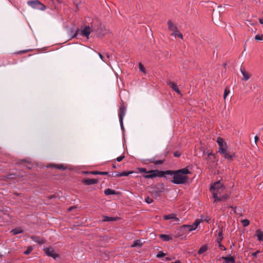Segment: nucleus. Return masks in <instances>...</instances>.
I'll list each match as a JSON object with an SVG mask.
<instances>
[{
  "instance_id": "1",
  "label": "nucleus",
  "mask_w": 263,
  "mask_h": 263,
  "mask_svg": "<svg viewBox=\"0 0 263 263\" xmlns=\"http://www.w3.org/2000/svg\"><path fill=\"white\" fill-rule=\"evenodd\" d=\"M164 173L165 175L173 176V180L171 181L176 184H185L189 180V177L186 175L191 174L187 167L177 171L167 170L164 171Z\"/></svg>"
},
{
  "instance_id": "2",
  "label": "nucleus",
  "mask_w": 263,
  "mask_h": 263,
  "mask_svg": "<svg viewBox=\"0 0 263 263\" xmlns=\"http://www.w3.org/2000/svg\"><path fill=\"white\" fill-rule=\"evenodd\" d=\"M225 189L223 186L222 183L220 181H218L214 183L210 187L211 191L212 192L213 197L214 198V202H216L217 201H222L226 200L228 195L227 194L222 195V196L219 197V191H224Z\"/></svg>"
},
{
  "instance_id": "3",
  "label": "nucleus",
  "mask_w": 263,
  "mask_h": 263,
  "mask_svg": "<svg viewBox=\"0 0 263 263\" xmlns=\"http://www.w3.org/2000/svg\"><path fill=\"white\" fill-rule=\"evenodd\" d=\"M216 142L219 146V152L223 155L225 159L229 160H232L233 158L235 156V154L233 153L231 154L228 151H227V143L224 142L223 138L218 137Z\"/></svg>"
},
{
  "instance_id": "4",
  "label": "nucleus",
  "mask_w": 263,
  "mask_h": 263,
  "mask_svg": "<svg viewBox=\"0 0 263 263\" xmlns=\"http://www.w3.org/2000/svg\"><path fill=\"white\" fill-rule=\"evenodd\" d=\"M92 31L96 32V34L99 37H102L108 32V29L104 26L100 25L99 26H92Z\"/></svg>"
},
{
  "instance_id": "5",
  "label": "nucleus",
  "mask_w": 263,
  "mask_h": 263,
  "mask_svg": "<svg viewBox=\"0 0 263 263\" xmlns=\"http://www.w3.org/2000/svg\"><path fill=\"white\" fill-rule=\"evenodd\" d=\"M165 176L164 171L159 170H151L147 172V174L143 175V177L146 179H152L156 177H162Z\"/></svg>"
},
{
  "instance_id": "6",
  "label": "nucleus",
  "mask_w": 263,
  "mask_h": 263,
  "mask_svg": "<svg viewBox=\"0 0 263 263\" xmlns=\"http://www.w3.org/2000/svg\"><path fill=\"white\" fill-rule=\"evenodd\" d=\"M126 112V107L123 104H121L120 106L119 111H118V116L119 118L120 126L122 129H123V120L124 117L125 116Z\"/></svg>"
},
{
  "instance_id": "7",
  "label": "nucleus",
  "mask_w": 263,
  "mask_h": 263,
  "mask_svg": "<svg viewBox=\"0 0 263 263\" xmlns=\"http://www.w3.org/2000/svg\"><path fill=\"white\" fill-rule=\"evenodd\" d=\"M27 4L34 9L41 10H44L46 9L45 6L37 0L28 1Z\"/></svg>"
},
{
  "instance_id": "8",
  "label": "nucleus",
  "mask_w": 263,
  "mask_h": 263,
  "mask_svg": "<svg viewBox=\"0 0 263 263\" xmlns=\"http://www.w3.org/2000/svg\"><path fill=\"white\" fill-rule=\"evenodd\" d=\"M44 251L47 255L51 256L54 259H55L58 256L52 248H46L44 249Z\"/></svg>"
},
{
  "instance_id": "9",
  "label": "nucleus",
  "mask_w": 263,
  "mask_h": 263,
  "mask_svg": "<svg viewBox=\"0 0 263 263\" xmlns=\"http://www.w3.org/2000/svg\"><path fill=\"white\" fill-rule=\"evenodd\" d=\"M92 31V26L90 27L89 26H85L83 29L81 30V34L85 37L87 39H89V35Z\"/></svg>"
},
{
  "instance_id": "10",
  "label": "nucleus",
  "mask_w": 263,
  "mask_h": 263,
  "mask_svg": "<svg viewBox=\"0 0 263 263\" xmlns=\"http://www.w3.org/2000/svg\"><path fill=\"white\" fill-rule=\"evenodd\" d=\"M82 183L87 185L97 184L99 181L97 179H84L82 181Z\"/></svg>"
},
{
  "instance_id": "11",
  "label": "nucleus",
  "mask_w": 263,
  "mask_h": 263,
  "mask_svg": "<svg viewBox=\"0 0 263 263\" xmlns=\"http://www.w3.org/2000/svg\"><path fill=\"white\" fill-rule=\"evenodd\" d=\"M30 238L34 242L37 243L39 245L44 244L45 242V240L42 238L36 236L32 235L30 236Z\"/></svg>"
},
{
  "instance_id": "12",
  "label": "nucleus",
  "mask_w": 263,
  "mask_h": 263,
  "mask_svg": "<svg viewBox=\"0 0 263 263\" xmlns=\"http://www.w3.org/2000/svg\"><path fill=\"white\" fill-rule=\"evenodd\" d=\"M167 84L172 89L176 91L178 94L181 95V92L179 89L178 88L176 83L169 81L167 82Z\"/></svg>"
},
{
  "instance_id": "13",
  "label": "nucleus",
  "mask_w": 263,
  "mask_h": 263,
  "mask_svg": "<svg viewBox=\"0 0 263 263\" xmlns=\"http://www.w3.org/2000/svg\"><path fill=\"white\" fill-rule=\"evenodd\" d=\"M221 258L224 260L225 263H235V257L233 256H222Z\"/></svg>"
},
{
  "instance_id": "14",
  "label": "nucleus",
  "mask_w": 263,
  "mask_h": 263,
  "mask_svg": "<svg viewBox=\"0 0 263 263\" xmlns=\"http://www.w3.org/2000/svg\"><path fill=\"white\" fill-rule=\"evenodd\" d=\"M240 71L243 76V79L244 80L247 81L250 78L251 74L249 72H247L244 68H241Z\"/></svg>"
},
{
  "instance_id": "15",
  "label": "nucleus",
  "mask_w": 263,
  "mask_h": 263,
  "mask_svg": "<svg viewBox=\"0 0 263 263\" xmlns=\"http://www.w3.org/2000/svg\"><path fill=\"white\" fill-rule=\"evenodd\" d=\"M167 25L168 29L169 30L174 32L175 30H178L177 27L175 25H174L171 21H168Z\"/></svg>"
},
{
  "instance_id": "16",
  "label": "nucleus",
  "mask_w": 263,
  "mask_h": 263,
  "mask_svg": "<svg viewBox=\"0 0 263 263\" xmlns=\"http://www.w3.org/2000/svg\"><path fill=\"white\" fill-rule=\"evenodd\" d=\"M23 232V229L21 227H17L11 230L10 233H12L13 235L21 234Z\"/></svg>"
},
{
  "instance_id": "17",
  "label": "nucleus",
  "mask_w": 263,
  "mask_h": 263,
  "mask_svg": "<svg viewBox=\"0 0 263 263\" xmlns=\"http://www.w3.org/2000/svg\"><path fill=\"white\" fill-rule=\"evenodd\" d=\"M256 236L259 241H263V232L260 230L257 229L256 230Z\"/></svg>"
},
{
  "instance_id": "18",
  "label": "nucleus",
  "mask_w": 263,
  "mask_h": 263,
  "mask_svg": "<svg viewBox=\"0 0 263 263\" xmlns=\"http://www.w3.org/2000/svg\"><path fill=\"white\" fill-rule=\"evenodd\" d=\"M159 237L164 241H168L172 239V237L168 235L160 234Z\"/></svg>"
},
{
  "instance_id": "19",
  "label": "nucleus",
  "mask_w": 263,
  "mask_h": 263,
  "mask_svg": "<svg viewBox=\"0 0 263 263\" xmlns=\"http://www.w3.org/2000/svg\"><path fill=\"white\" fill-rule=\"evenodd\" d=\"M50 167H54L58 168L59 170H65L66 169V167L63 164H51L49 166Z\"/></svg>"
},
{
  "instance_id": "20",
  "label": "nucleus",
  "mask_w": 263,
  "mask_h": 263,
  "mask_svg": "<svg viewBox=\"0 0 263 263\" xmlns=\"http://www.w3.org/2000/svg\"><path fill=\"white\" fill-rule=\"evenodd\" d=\"M174 219L176 220H178V219L177 218H176V214H170L168 215H165L164 216V219H165V220H168V219Z\"/></svg>"
},
{
  "instance_id": "21",
  "label": "nucleus",
  "mask_w": 263,
  "mask_h": 263,
  "mask_svg": "<svg viewBox=\"0 0 263 263\" xmlns=\"http://www.w3.org/2000/svg\"><path fill=\"white\" fill-rule=\"evenodd\" d=\"M118 218L117 217H108L107 216H103V221H115L117 220Z\"/></svg>"
},
{
  "instance_id": "22",
  "label": "nucleus",
  "mask_w": 263,
  "mask_h": 263,
  "mask_svg": "<svg viewBox=\"0 0 263 263\" xmlns=\"http://www.w3.org/2000/svg\"><path fill=\"white\" fill-rule=\"evenodd\" d=\"M182 228L187 231H188L189 232H191L192 231H194V230H195V229H193V228H194L193 226V224H191V225H183L182 226Z\"/></svg>"
},
{
  "instance_id": "23",
  "label": "nucleus",
  "mask_w": 263,
  "mask_h": 263,
  "mask_svg": "<svg viewBox=\"0 0 263 263\" xmlns=\"http://www.w3.org/2000/svg\"><path fill=\"white\" fill-rule=\"evenodd\" d=\"M208 250V246L206 245H202L198 251L199 254H201Z\"/></svg>"
},
{
  "instance_id": "24",
  "label": "nucleus",
  "mask_w": 263,
  "mask_h": 263,
  "mask_svg": "<svg viewBox=\"0 0 263 263\" xmlns=\"http://www.w3.org/2000/svg\"><path fill=\"white\" fill-rule=\"evenodd\" d=\"M104 194L106 195H115V194H116V192L114 190H111L110 189H107L105 190Z\"/></svg>"
},
{
  "instance_id": "25",
  "label": "nucleus",
  "mask_w": 263,
  "mask_h": 263,
  "mask_svg": "<svg viewBox=\"0 0 263 263\" xmlns=\"http://www.w3.org/2000/svg\"><path fill=\"white\" fill-rule=\"evenodd\" d=\"M171 35L174 36L175 37L178 36L181 38V39H183V35L181 33H180L178 30H175L174 32L171 34Z\"/></svg>"
},
{
  "instance_id": "26",
  "label": "nucleus",
  "mask_w": 263,
  "mask_h": 263,
  "mask_svg": "<svg viewBox=\"0 0 263 263\" xmlns=\"http://www.w3.org/2000/svg\"><path fill=\"white\" fill-rule=\"evenodd\" d=\"M142 243L140 241V240H135L133 244L131 245L132 247H142Z\"/></svg>"
},
{
  "instance_id": "27",
  "label": "nucleus",
  "mask_w": 263,
  "mask_h": 263,
  "mask_svg": "<svg viewBox=\"0 0 263 263\" xmlns=\"http://www.w3.org/2000/svg\"><path fill=\"white\" fill-rule=\"evenodd\" d=\"M150 162L154 163L155 165L161 164L163 163L164 160H155L154 158L149 160Z\"/></svg>"
},
{
  "instance_id": "28",
  "label": "nucleus",
  "mask_w": 263,
  "mask_h": 263,
  "mask_svg": "<svg viewBox=\"0 0 263 263\" xmlns=\"http://www.w3.org/2000/svg\"><path fill=\"white\" fill-rule=\"evenodd\" d=\"M200 217H201L200 219L201 220L202 222L206 221L208 223H209L210 220H211V218L209 216L201 215Z\"/></svg>"
},
{
  "instance_id": "29",
  "label": "nucleus",
  "mask_w": 263,
  "mask_h": 263,
  "mask_svg": "<svg viewBox=\"0 0 263 263\" xmlns=\"http://www.w3.org/2000/svg\"><path fill=\"white\" fill-rule=\"evenodd\" d=\"M201 220L200 219H196L195 221L193 223V226L194 227L193 229H196L198 227V225L201 222Z\"/></svg>"
},
{
  "instance_id": "30",
  "label": "nucleus",
  "mask_w": 263,
  "mask_h": 263,
  "mask_svg": "<svg viewBox=\"0 0 263 263\" xmlns=\"http://www.w3.org/2000/svg\"><path fill=\"white\" fill-rule=\"evenodd\" d=\"M241 223L244 227H246L250 224V221L248 219H243L241 220Z\"/></svg>"
},
{
  "instance_id": "31",
  "label": "nucleus",
  "mask_w": 263,
  "mask_h": 263,
  "mask_svg": "<svg viewBox=\"0 0 263 263\" xmlns=\"http://www.w3.org/2000/svg\"><path fill=\"white\" fill-rule=\"evenodd\" d=\"M33 250L32 246H29L27 248V250L24 252L25 255H29Z\"/></svg>"
},
{
  "instance_id": "32",
  "label": "nucleus",
  "mask_w": 263,
  "mask_h": 263,
  "mask_svg": "<svg viewBox=\"0 0 263 263\" xmlns=\"http://www.w3.org/2000/svg\"><path fill=\"white\" fill-rule=\"evenodd\" d=\"M255 39L257 41H263V34H257L255 36Z\"/></svg>"
},
{
  "instance_id": "33",
  "label": "nucleus",
  "mask_w": 263,
  "mask_h": 263,
  "mask_svg": "<svg viewBox=\"0 0 263 263\" xmlns=\"http://www.w3.org/2000/svg\"><path fill=\"white\" fill-rule=\"evenodd\" d=\"M133 173V171L130 172H123L121 173V177L122 176H128L129 175Z\"/></svg>"
},
{
  "instance_id": "34",
  "label": "nucleus",
  "mask_w": 263,
  "mask_h": 263,
  "mask_svg": "<svg viewBox=\"0 0 263 263\" xmlns=\"http://www.w3.org/2000/svg\"><path fill=\"white\" fill-rule=\"evenodd\" d=\"M139 68L141 71H142V72H143L144 73H146V71L145 70V68H144L143 65L140 63L139 64Z\"/></svg>"
},
{
  "instance_id": "35",
  "label": "nucleus",
  "mask_w": 263,
  "mask_h": 263,
  "mask_svg": "<svg viewBox=\"0 0 263 263\" xmlns=\"http://www.w3.org/2000/svg\"><path fill=\"white\" fill-rule=\"evenodd\" d=\"M207 155L209 158H213V159L215 158V155L212 153V151H208L206 152Z\"/></svg>"
},
{
  "instance_id": "36",
  "label": "nucleus",
  "mask_w": 263,
  "mask_h": 263,
  "mask_svg": "<svg viewBox=\"0 0 263 263\" xmlns=\"http://www.w3.org/2000/svg\"><path fill=\"white\" fill-rule=\"evenodd\" d=\"M165 256V254L162 251H159L157 254L156 256L158 258L163 257Z\"/></svg>"
},
{
  "instance_id": "37",
  "label": "nucleus",
  "mask_w": 263,
  "mask_h": 263,
  "mask_svg": "<svg viewBox=\"0 0 263 263\" xmlns=\"http://www.w3.org/2000/svg\"><path fill=\"white\" fill-rule=\"evenodd\" d=\"M85 174H91L93 175H100V171H92V172H84Z\"/></svg>"
},
{
  "instance_id": "38",
  "label": "nucleus",
  "mask_w": 263,
  "mask_h": 263,
  "mask_svg": "<svg viewBox=\"0 0 263 263\" xmlns=\"http://www.w3.org/2000/svg\"><path fill=\"white\" fill-rule=\"evenodd\" d=\"M230 93V90L229 89H227V88L224 89V95H223V98L225 99L226 97L228 96V95Z\"/></svg>"
},
{
  "instance_id": "39",
  "label": "nucleus",
  "mask_w": 263,
  "mask_h": 263,
  "mask_svg": "<svg viewBox=\"0 0 263 263\" xmlns=\"http://www.w3.org/2000/svg\"><path fill=\"white\" fill-rule=\"evenodd\" d=\"M145 201L148 203V204H150V203H152L153 202V200L150 197H147L145 199Z\"/></svg>"
},
{
  "instance_id": "40",
  "label": "nucleus",
  "mask_w": 263,
  "mask_h": 263,
  "mask_svg": "<svg viewBox=\"0 0 263 263\" xmlns=\"http://www.w3.org/2000/svg\"><path fill=\"white\" fill-rule=\"evenodd\" d=\"M15 175L13 174H10L6 176L5 177L6 179H13L15 178Z\"/></svg>"
},
{
  "instance_id": "41",
  "label": "nucleus",
  "mask_w": 263,
  "mask_h": 263,
  "mask_svg": "<svg viewBox=\"0 0 263 263\" xmlns=\"http://www.w3.org/2000/svg\"><path fill=\"white\" fill-rule=\"evenodd\" d=\"M218 245V248L221 250H222V251H225L226 250V248L223 246L221 243H219V244H217Z\"/></svg>"
},
{
  "instance_id": "42",
  "label": "nucleus",
  "mask_w": 263,
  "mask_h": 263,
  "mask_svg": "<svg viewBox=\"0 0 263 263\" xmlns=\"http://www.w3.org/2000/svg\"><path fill=\"white\" fill-rule=\"evenodd\" d=\"M125 156L124 155L120 156L116 158V160L118 162L121 161L124 158Z\"/></svg>"
},
{
  "instance_id": "43",
  "label": "nucleus",
  "mask_w": 263,
  "mask_h": 263,
  "mask_svg": "<svg viewBox=\"0 0 263 263\" xmlns=\"http://www.w3.org/2000/svg\"><path fill=\"white\" fill-rule=\"evenodd\" d=\"M139 171L140 172L145 173H146V174H147V172H148V171H146V168H142V167L139 168Z\"/></svg>"
},
{
  "instance_id": "44",
  "label": "nucleus",
  "mask_w": 263,
  "mask_h": 263,
  "mask_svg": "<svg viewBox=\"0 0 263 263\" xmlns=\"http://www.w3.org/2000/svg\"><path fill=\"white\" fill-rule=\"evenodd\" d=\"M222 239H223V237H217V238L216 239V243L217 244L221 243V242Z\"/></svg>"
},
{
  "instance_id": "45",
  "label": "nucleus",
  "mask_w": 263,
  "mask_h": 263,
  "mask_svg": "<svg viewBox=\"0 0 263 263\" xmlns=\"http://www.w3.org/2000/svg\"><path fill=\"white\" fill-rule=\"evenodd\" d=\"M160 193L161 192L160 191H156L154 193V196L155 197H160Z\"/></svg>"
},
{
  "instance_id": "46",
  "label": "nucleus",
  "mask_w": 263,
  "mask_h": 263,
  "mask_svg": "<svg viewBox=\"0 0 263 263\" xmlns=\"http://www.w3.org/2000/svg\"><path fill=\"white\" fill-rule=\"evenodd\" d=\"M260 253V251H256L255 252H253L252 253V256H253V257H257V255L258 253Z\"/></svg>"
},
{
  "instance_id": "47",
  "label": "nucleus",
  "mask_w": 263,
  "mask_h": 263,
  "mask_svg": "<svg viewBox=\"0 0 263 263\" xmlns=\"http://www.w3.org/2000/svg\"><path fill=\"white\" fill-rule=\"evenodd\" d=\"M181 154L178 152H175L174 153V156L176 157H179Z\"/></svg>"
},
{
  "instance_id": "48",
  "label": "nucleus",
  "mask_w": 263,
  "mask_h": 263,
  "mask_svg": "<svg viewBox=\"0 0 263 263\" xmlns=\"http://www.w3.org/2000/svg\"><path fill=\"white\" fill-rule=\"evenodd\" d=\"M98 54H99V57L100 58V59H101L102 61H103L104 62H105L107 63L106 61L105 60H104V57H103V55H102L101 53H98Z\"/></svg>"
},
{
  "instance_id": "49",
  "label": "nucleus",
  "mask_w": 263,
  "mask_h": 263,
  "mask_svg": "<svg viewBox=\"0 0 263 263\" xmlns=\"http://www.w3.org/2000/svg\"><path fill=\"white\" fill-rule=\"evenodd\" d=\"M114 176L116 177H121V173L118 172H116L115 173Z\"/></svg>"
},
{
  "instance_id": "50",
  "label": "nucleus",
  "mask_w": 263,
  "mask_h": 263,
  "mask_svg": "<svg viewBox=\"0 0 263 263\" xmlns=\"http://www.w3.org/2000/svg\"><path fill=\"white\" fill-rule=\"evenodd\" d=\"M108 174V172H100V175H107Z\"/></svg>"
},
{
  "instance_id": "51",
  "label": "nucleus",
  "mask_w": 263,
  "mask_h": 263,
  "mask_svg": "<svg viewBox=\"0 0 263 263\" xmlns=\"http://www.w3.org/2000/svg\"><path fill=\"white\" fill-rule=\"evenodd\" d=\"M222 231H220L218 232V237H223L222 236Z\"/></svg>"
},
{
  "instance_id": "52",
  "label": "nucleus",
  "mask_w": 263,
  "mask_h": 263,
  "mask_svg": "<svg viewBox=\"0 0 263 263\" xmlns=\"http://www.w3.org/2000/svg\"><path fill=\"white\" fill-rule=\"evenodd\" d=\"M224 191H219V195H218V196H219V197H221V196H222V195H221V194L222 193H223L224 192Z\"/></svg>"
},
{
  "instance_id": "53",
  "label": "nucleus",
  "mask_w": 263,
  "mask_h": 263,
  "mask_svg": "<svg viewBox=\"0 0 263 263\" xmlns=\"http://www.w3.org/2000/svg\"><path fill=\"white\" fill-rule=\"evenodd\" d=\"M254 139H255V142L256 143L257 141L259 140V138L257 136H256L255 137Z\"/></svg>"
},
{
  "instance_id": "54",
  "label": "nucleus",
  "mask_w": 263,
  "mask_h": 263,
  "mask_svg": "<svg viewBox=\"0 0 263 263\" xmlns=\"http://www.w3.org/2000/svg\"><path fill=\"white\" fill-rule=\"evenodd\" d=\"M53 1H57L59 3H61L62 2V0H52Z\"/></svg>"
},
{
  "instance_id": "55",
  "label": "nucleus",
  "mask_w": 263,
  "mask_h": 263,
  "mask_svg": "<svg viewBox=\"0 0 263 263\" xmlns=\"http://www.w3.org/2000/svg\"><path fill=\"white\" fill-rule=\"evenodd\" d=\"M112 167L114 168H116V165L114 164H112Z\"/></svg>"
},
{
  "instance_id": "56",
  "label": "nucleus",
  "mask_w": 263,
  "mask_h": 263,
  "mask_svg": "<svg viewBox=\"0 0 263 263\" xmlns=\"http://www.w3.org/2000/svg\"><path fill=\"white\" fill-rule=\"evenodd\" d=\"M166 259L167 260H171V259L170 258H168V257H166Z\"/></svg>"
},
{
  "instance_id": "57",
  "label": "nucleus",
  "mask_w": 263,
  "mask_h": 263,
  "mask_svg": "<svg viewBox=\"0 0 263 263\" xmlns=\"http://www.w3.org/2000/svg\"><path fill=\"white\" fill-rule=\"evenodd\" d=\"M106 55H107V57L108 58H109V54H108V53H107V54H106Z\"/></svg>"
}]
</instances>
